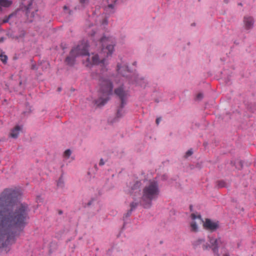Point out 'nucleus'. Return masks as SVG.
<instances>
[{
    "label": "nucleus",
    "instance_id": "nucleus-20",
    "mask_svg": "<svg viewBox=\"0 0 256 256\" xmlns=\"http://www.w3.org/2000/svg\"><path fill=\"white\" fill-rule=\"evenodd\" d=\"M122 69L126 70L128 71V66L122 67L120 64H118L117 65V71L118 73L120 74L123 76H124V74L123 73Z\"/></svg>",
    "mask_w": 256,
    "mask_h": 256
},
{
    "label": "nucleus",
    "instance_id": "nucleus-12",
    "mask_svg": "<svg viewBox=\"0 0 256 256\" xmlns=\"http://www.w3.org/2000/svg\"><path fill=\"white\" fill-rule=\"evenodd\" d=\"M22 130V128L20 126H16L12 130L10 134V136L14 138H16L18 137Z\"/></svg>",
    "mask_w": 256,
    "mask_h": 256
},
{
    "label": "nucleus",
    "instance_id": "nucleus-16",
    "mask_svg": "<svg viewBox=\"0 0 256 256\" xmlns=\"http://www.w3.org/2000/svg\"><path fill=\"white\" fill-rule=\"evenodd\" d=\"M86 32L92 36H94L96 33V26L94 25H89L86 28Z\"/></svg>",
    "mask_w": 256,
    "mask_h": 256
},
{
    "label": "nucleus",
    "instance_id": "nucleus-31",
    "mask_svg": "<svg viewBox=\"0 0 256 256\" xmlns=\"http://www.w3.org/2000/svg\"><path fill=\"white\" fill-rule=\"evenodd\" d=\"M196 98L200 100L203 98V94L201 93H200L197 95Z\"/></svg>",
    "mask_w": 256,
    "mask_h": 256
},
{
    "label": "nucleus",
    "instance_id": "nucleus-24",
    "mask_svg": "<svg viewBox=\"0 0 256 256\" xmlns=\"http://www.w3.org/2000/svg\"><path fill=\"white\" fill-rule=\"evenodd\" d=\"M0 58L1 61L4 64H6L7 62L8 56L6 55L1 54H0Z\"/></svg>",
    "mask_w": 256,
    "mask_h": 256
},
{
    "label": "nucleus",
    "instance_id": "nucleus-22",
    "mask_svg": "<svg viewBox=\"0 0 256 256\" xmlns=\"http://www.w3.org/2000/svg\"><path fill=\"white\" fill-rule=\"evenodd\" d=\"M71 154H72L71 150L70 149H68L64 152L63 156L66 158L68 159L70 158Z\"/></svg>",
    "mask_w": 256,
    "mask_h": 256
},
{
    "label": "nucleus",
    "instance_id": "nucleus-4",
    "mask_svg": "<svg viewBox=\"0 0 256 256\" xmlns=\"http://www.w3.org/2000/svg\"><path fill=\"white\" fill-rule=\"evenodd\" d=\"M100 95L98 100H97V106H103L108 100V96L112 94L113 86L111 82L107 79L100 80Z\"/></svg>",
    "mask_w": 256,
    "mask_h": 256
},
{
    "label": "nucleus",
    "instance_id": "nucleus-10",
    "mask_svg": "<svg viewBox=\"0 0 256 256\" xmlns=\"http://www.w3.org/2000/svg\"><path fill=\"white\" fill-rule=\"evenodd\" d=\"M86 49H87V53L84 56H88L86 60V62H84L86 66L88 67H91L93 65H94L96 64V55L92 54V55H90L88 52V46L86 44Z\"/></svg>",
    "mask_w": 256,
    "mask_h": 256
},
{
    "label": "nucleus",
    "instance_id": "nucleus-21",
    "mask_svg": "<svg viewBox=\"0 0 256 256\" xmlns=\"http://www.w3.org/2000/svg\"><path fill=\"white\" fill-rule=\"evenodd\" d=\"M57 186H58L61 188H62L64 187V178L62 176H61L59 178V179L58 181V182H57Z\"/></svg>",
    "mask_w": 256,
    "mask_h": 256
},
{
    "label": "nucleus",
    "instance_id": "nucleus-3",
    "mask_svg": "<svg viewBox=\"0 0 256 256\" xmlns=\"http://www.w3.org/2000/svg\"><path fill=\"white\" fill-rule=\"evenodd\" d=\"M160 194L158 183L154 180L150 181L142 190L140 204L145 208H149L152 204V200L156 199Z\"/></svg>",
    "mask_w": 256,
    "mask_h": 256
},
{
    "label": "nucleus",
    "instance_id": "nucleus-1",
    "mask_svg": "<svg viewBox=\"0 0 256 256\" xmlns=\"http://www.w3.org/2000/svg\"><path fill=\"white\" fill-rule=\"evenodd\" d=\"M19 194L6 189L0 196V247L7 252L16 242L18 232L24 228L29 219L28 204L18 202Z\"/></svg>",
    "mask_w": 256,
    "mask_h": 256
},
{
    "label": "nucleus",
    "instance_id": "nucleus-6",
    "mask_svg": "<svg viewBox=\"0 0 256 256\" xmlns=\"http://www.w3.org/2000/svg\"><path fill=\"white\" fill-rule=\"evenodd\" d=\"M118 0H104L102 7L104 9L107 14H113L114 12V7Z\"/></svg>",
    "mask_w": 256,
    "mask_h": 256
},
{
    "label": "nucleus",
    "instance_id": "nucleus-32",
    "mask_svg": "<svg viewBox=\"0 0 256 256\" xmlns=\"http://www.w3.org/2000/svg\"><path fill=\"white\" fill-rule=\"evenodd\" d=\"M12 16V14H10V15L8 16V18H6L4 19V20H3V22H4V23H6V22H8L9 18H10Z\"/></svg>",
    "mask_w": 256,
    "mask_h": 256
},
{
    "label": "nucleus",
    "instance_id": "nucleus-35",
    "mask_svg": "<svg viewBox=\"0 0 256 256\" xmlns=\"http://www.w3.org/2000/svg\"><path fill=\"white\" fill-rule=\"evenodd\" d=\"M160 120H161V118H157L156 119V124H159V122H160Z\"/></svg>",
    "mask_w": 256,
    "mask_h": 256
},
{
    "label": "nucleus",
    "instance_id": "nucleus-39",
    "mask_svg": "<svg viewBox=\"0 0 256 256\" xmlns=\"http://www.w3.org/2000/svg\"><path fill=\"white\" fill-rule=\"evenodd\" d=\"M222 256H230V255L228 253H226L224 254Z\"/></svg>",
    "mask_w": 256,
    "mask_h": 256
},
{
    "label": "nucleus",
    "instance_id": "nucleus-41",
    "mask_svg": "<svg viewBox=\"0 0 256 256\" xmlns=\"http://www.w3.org/2000/svg\"><path fill=\"white\" fill-rule=\"evenodd\" d=\"M61 90H62V88H58V92L61 91Z\"/></svg>",
    "mask_w": 256,
    "mask_h": 256
},
{
    "label": "nucleus",
    "instance_id": "nucleus-18",
    "mask_svg": "<svg viewBox=\"0 0 256 256\" xmlns=\"http://www.w3.org/2000/svg\"><path fill=\"white\" fill-rule=\"evenodd\" d=\"M32 3H30L26 8V14H27L28 16H30L32 18H34V12L32 11Z\"/></svg>",
    "mask_w": 256,
    "mask_h": 256
},
{
    "label": "nucleus",
    "instance_id": "nucleus-28",
    "mask_svg": "<svg viewBox=\"0 0 256 256\" xmlns=\"http://www.w3.org/2000/svg\"><path fill=\"white\" fill-rule=\"evenodd\" d=\"M26 32L24 30H22L20 32V34L18 36H16V38H24L25 36Z\"/></svg>",
    "mask_w": 256,
    "mask_h": 256
},
{
    "label": "nucleus",
    "instance_id": "nucleus-5",
    "mask_svg": "<svg viewBox=\"0 0 256 256\" xmlns=\"http://www.w3.org/2000/svg\"><path fill=\"white\" fill-rule=\"evenodd\" d=\"M86 44L82 43L71 50L70 56H67L65 60V62L70 66H72L76 56L86 54Z\"/></svg>",
    "mask_w": 256,
    "mask_h": 256
},
{
    "label": "nucleus",
    "instance_id": "nucleus-29",
    "mask_svg": "<svg viewBox=\"0 0 256 256\" xmlns=\"http://www.w3.org/2000/svg\"><path fill=\"white\" fill-rule=\"evenodd\" d=\"M193 152H192V150H188L187 151V152H186V156L187 157L191 156Z\"/></svg>",
    "mask_w": 256,
    "mask_h": 256
},
{
    "label": "nucleus",
    "instance_id": "nucleus-30",
    "mask_svg": "<svg viewBox=\"0 0 256 256\" xmlns=\"http://www.w3.org/2000/svg\"><path fill=\"white\" fill-rule=\"evenodd\" d=\"M94 200L92 199L91 200H90L86 204V206H90L92 203H94Z\"/></svg>",
    "mask_w": 256,
    "mask_h": 256
},
{
    "label": "nucleus",
    "instance_id": "nucleus-11",
    "mask_svg": "<svg viewBox=\"0 0 256 256\" xmlns=\"http://www.w3.org/2000/svg\"><path fill=\"white\" fill-rule=\"evenodd\" d=\"M203 225L206 229L210 230L211 231L216 230L218 226L217 222H214L208 218L206 220V222L204 223Z\"/></svg>",
    "mask_w": 256,
    "mask_h": 256
},
{
    "label": "nucleus",
    "instance_id": "nucleus-15",
    "mask_svg": "<svg viewBox=\"0 0 256 256\" xmlns=\"http://www.w3.org/2000/svg\"><path fill=\"white\" fill-rule=\"evenodd\" d=\"M139 203H140L139 201L136 200H134V201L132 202L130 204V209L127 213V215L128 216H129L131 214L132 212L136 208V207L138 206Z\"/></svg>",
    "mask_w": 256,
    "mask_h": 256
},
{
    "label": "nucleus",
    "instance_id": "nucleus-36",
    "mask_svg": "<svg viewBox=\"0 0 256 256\" xmlns=\"http://www.w3.org/2000/svg\"><path fill=\"white\" fill-rule=\"evenodd\" d=\"M104 162L103 161V160L102 159H101L100 161V162H99V165L100 166H102L104 165Z\"/></svg>",
    "mask_w": 256,
    "mask_h": 256
},
{
    "label": "nucleus",
    "instance_id": "nucleus-19",
    "mask_svg": "<svg viewBox=\"0 0 256 256\" xmlns=\"http://www.w3.org/2000/svg\"><path fill=\"white\" fill-rule=\"evenodd\" d=\"M204 240L203 239L198 240L196 241L194 243V245L195 246H199L201 244H202V248L204 250H207L208 248V246L206 244H204Z\"/></svg>",
    "mask_w": 256,
    "mask_h": 256
},
{
    "label": "nucleus",
    "instance_id": "nucleus-23",
    "mask_svg": "<svg viewBox=\"0 0 256 256\" xmlns=\"http://www.w3.org/2000/svg\"><path fill=\"white\" fill-rule=\"evenodd\" d=\"M190 226L192 228V230L194 232H196L198 230V226L196 224V222L194 221H193L190 224Z\"/></svg>",
    "mask_w": 256,
    "mask_h": 256
},
{
    "label": "nucleus",
    "instance_id": "nucleus-33",
    "mask_svg": "<svg viewBox=\"0 0 256 256\" xmlns=\"http://www.w3.org/2000/svg\"><path fill=\"white\" fill-rule=\"evenodd\" d=\"M122 112V110H118L117 112V116L118 117H120L122 116V114H121V112Z\"/></svg>",
    "mask_w": 256,
    "mask_h": 256
},
{
    "label": "nucleus",
    "instance_id": "nucleus-42",
    "mask_svg": "<svg viewBox=\"0 0 256 256\" xmlns=\"http://www.w3.org/2000/svg\"><path fill=\"white\" fill-rule=\"evenodd\" d=\"M59 214H62V210H60L58 212Z\"/></svg>",
    "mask_w": 256,
    "mask_h": 256
},
{
    "label": "nucleus",
    "instance_id": "nucleus-14",
    "mask_svg": "<svg viewBox=\"0 0 256 256\" xmlns=\"http://www.w3.org/2000/svg\"><path fill=\"white\" fill-rule=\"evenodd\" d=\"M102 20H100V26L102 28H105L108 24V16L104 14L102 16Z\"/></svg>",
    "mask_w": 256,
    "mask_h": 256
},
{
    "label": "nucleus",
    "instance_id": "nucleus-9",
    "mask_svg": "<svg viewBox=\"0 0 256 256\" xmlns=\"http://www.w3.org/2000/svg\"><path fill=\"white\" fill-rule=\"evenodd\" d=\"M254 18L251 16H246L243 18V27L246 30L252 29L254 25Z\"/></svg>",
    "mask_w": 256,
    "mask_h": 256
},
{
    "label": "nucleus",
    "instance_id": "nucleus-38",
    "mask_svg": "<svg viewBox=\"0 0 256 256\" xmlns=\"http://www.w3.org/2000/svg\"><path fill=\"white\" fill-rule=\"evenodd\" d=\"M64 10H68V8L66 6H65L64 7Z\"/></svg>",
    "mask_w": 256,
    "mask_h": 256
},
{
    "label": "nucleus",
    "instance_id": "nucleus-2",
    "mask_svg": "<svg viewBox=\"0 0 256 256\" xmlns=\"http://www.w3.org/2000/svg\"><path fill=\"white\" fill-rule=\"evenodd\" d=\"M101 50L97 54V67L100 66L102 70H104L108 64V60L114 52L116 40L110 36H103L100 40Z\"/></svg>",
    "mask_w": 256,
    "mask_h": 256
},
{
    "label": "nucleus",
    "instance_id": "nucleus-8",
    "mask_svg": "<svg viewBox=\"0 0 256 256\" xmlns=\"http://www.w3.org/2000/svg\"><path fill=\"white\" fill-rule=\"evenodd\" d=\"M114 94L120 98L121 100V108H122L124 104V100L128 96V93L126 91L124 90L122 86H121L114 90Z\"/></svg>",
    "mask_w": 256,
    "mask_h": 256
},
{
    "label": "nucleus",
    "instance_id": "nucleus-27",
    "mask_svg": "<svg viewBox=\"0 0 256 256\" xmlns=\"http://www.w3.org/2000/svg\"><path fill=\"white\" fill-rule=\"evenodd\" d=\"M191 218L193 220H194L198 218L200 220V222L202 221L201 216L200 215L196 216L195 214H191Z\"/></svg>",
    "mask_w": 256,
    "mask_h": 256
},
{
    "label": "nucleus",
    "instance_id": "nucleus-26",
    "mask_svg": "<svg viewBox=\"0 0 256 256\" xmlns=\"http://www.w3.org/2000/svg\"><path fill=\"white\" fill-rule=\"evenodd\" d=\"M144 79H140V80H138L136 82L140 85L141 86H145V82L144 81Z\"/></svg>",
    "mask_w": 256,
    "mask_h": 256
},
{
    "label": "nucleus",
    "instance_id": "nucleus-34",
    "mask_svg": "<svg viewBox=\"0 0 256 256\" xmlns=\"http://www.w3.org/2000/svg\"><path fill=\"white\" fill-rule=\"evenodd\" d=\"M31 68H32V70H36V69H37V68H36V64H32V66H31Z\"/></svg>",
    "mask_w": 256,
    "mask_h": 256
},
{
    "label": "nucleus",
    "instance_id": "nucleus-43",
    "mask_svg": "<svg viewBox=\"0 0 256 256\" xmlns=\"http://www.w3.org/2000/svg\"><path fill=\"white\" fill-rule=\"evenodd\" d=\"M88 174H90V172H88Z\"/></svg>",
    "mask_w": 256,
    "mask_h": 256
},
{
    "label": "nucleus",
    "instance_id": "nucleus-7",
    "mask_svg": "<svg viewBox=\"0 0 256 256\" xmlns=\"http://www.w3.org/2000/svg\"><path fill=\"white\" fill-rule=\"evenodd\" d=\"M209 242L210 244V246L216 256H220L218 253V247L223 244V241L220 238H209Z\"/></svg>",
    "mask_w": 256,
    "mask_h": 256
},
{
    "label": "nucleus",
    "instance_id": "nucleus-37",
    "mask_svg": "<svg viewBox=\"0 0 256 256\" xmlns=\"http://www.w3.org/2000/svg\"><path fill=\"white\" fill-rule=\"evenodd\" d=\"M80 0V2L81 4H84L86 3V2L88 1V0Z\"/></svg>",
    "mask_w": 256,
    "mask_h": 256
},
{
    "label": "nucleus",
    "instance_id": "nucleus-40",
    "mask_svg": "<svg viewBox=\"0 0 256 256\" xmlns=\"http://www.w3.org/2000/svg\"><path fill=\"white\" fill-rule=\"evenodd\" d=\"M4 38H1L0 39V42H2L4 41Z\"/></svg>",
    "mask_w": 256,
    "mask_h": 256
},
{
    "label": "nucleus",
    "instance_id": "nucleus-13",
    "mask_svg": "<svg viewBox=\"0 0 256 256\" xmlns=\"http://www.w3.org/2000/svg\"><path fill=\"white\" fill-rule=\"evenodd\" d=\"M141 186V182L140 181L136 180L134 182V183L130 186V194H132L134 191L139 192V188Z\"/></svg>",
    "mask_w": 256,
    "mask_h": 256
},
{
    "label": "nucleus",
    "instance_id": "nucleus-17",
    "mask_svg": "<svg viewBox=\"0 0 256 256\" xmlns=\"http://www.w3.org/2000/svg\"><path fill=\"white\" fill-rule=\"evenodd\" d=\"M12 2L10 0H0V7H9L12 4Z\"/></svg>",
    "mask_w": 256,
    "mask_h": 256
},
{
    "label": "nucleus",
    "instance_id": "nucleus-44",
    "mask_svg": "<svg viewBox=\"0 0 256 256\" xmlns=\"http://www.w3.org/2000/svg\"><path fill=\"white\" fill-rule=\"evenodd\" d=\"M1 10V8L0 7V10Z\"/></svg>",
    "mask_w": 256,
    "mask_h": 256
},
{
    "label": "nucleus",
    "instance_id": "nucleus-25",
    "mask_svg": "<svg viewBox=\"0 0 256 256\" xmlns=\"http://www.w3.org/2000/svg\"><path fill=\"white\" fill-rule=\"evenodd\" d=\"M226 182L223 180H220L218 182L217 186L218 188H222L226 186Z\"/></svg>",
    "mask_w": 256,
    "mask_h": 256
}]
</instances>
